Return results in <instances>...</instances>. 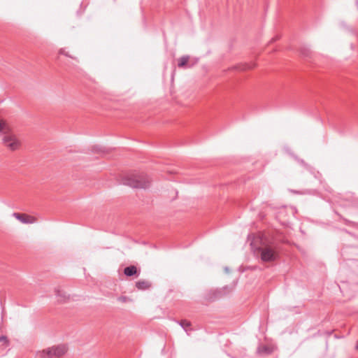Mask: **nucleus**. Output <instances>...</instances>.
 <instances>
[{"instance_id":"11","label":"nucleus","mask_w":358,"mask_h":358,"mask_svg":"<svg viewBox=\"0 0 358 358\" xmlns=\"http://www.w3.org/2000/svg\"><path fill=\"white\" fill-rule=\"evenodd\" d=\"M257 352L259 354L269 355V354L272 353L273 350H272L271 348L264 345L262 347H259L257 350Z\"/></svg>"},{"instance_id":"7","label":"nucleus","mask_w":358,"mask_h":358,"mask_svg":"<svg viewBox=\"0 0 358 358\" xmlns=\"http://www.w3.org/2000/svg\"><path fill=\"white\" fill-rule=\"evenodd\" d=\"M55 293L57 301L59 302H65L69 297L64 291L59 289L55 290Z\"/></svg>"},{"instance_id":"1","label":"nucleus","mask_w":358,"mask_h":358,"mask_svg":"<svg viewBox=\"0 0 358 358\" xmlns=\"http://www.w3.org/2000/svg\"><path fill=\"white\" fill-rule=\"evenodd\" d=\"M252 250L257 257H259L263 262H273L279 258V251L275 244L263 243L259 247H255L251 243Z\"/></svg>"},{"instance_id":"15","label":"nucleus","mask_w":358,"mask_h":358,"mask_svg":"<svg viewBox=\"0 0 358 358\" xmlns=\"http://www.w3.org/2000/svg\"><path fill=\"white\" fill-rule=\"evenodd\" d=\"M59 54H61V55H66V56H67V57H69L73 58L71 56L69 55V54H68L67 52H66V51H65L64 49H61V50H59Z\"/></svg>"},{"instance_id":"10","label":"nucleus","mask_w":358,"mask_h":358,"mask_svg":"<svg viewBox=\"0 0 358 358\" xmlns=\"http://www.w3.org/2000/svg\"><path fill=\"white\" fill-rule=\"evenodd\" d=\"M180 326L189 334L188 331H191V322L186 320H182L178 322Z\"/></svg>"},{"instance_id":"14","label":"nucleus","mask_w":358,"mask_h":358,"mask_svg":"<svg viewBox=\"0 0 358 358\" xmlns=\"http://www.w3.org/2000/svg\"><path fill=\"white\" fill-rule=\"evenodd\" d=\"M1 342H4L6 343V345H8V341L7 339V337L5 336H0V343Z\"/></svg>"},{"instance_id":"3","label":"nucleus","mask_w":358,"mask_h":358,"mask_svg":"<svg viewBox=\"0 0 358 358\" xmlns=\"http://www.w3.org/2000/svg\"><path fill=\"white\" fill-rule=\"evenodd\" d=\"M122 183L133 188L145 189L150 186V180L145 174H130L123 178Z\"/></svg>"},{"instance_id":"17","label":"nucleus","mask_w":358,"mask_h":358,"mask_svg":"<svg viewBox=\"0 0 358 358\" xmlns=\"http://www.w3.org/2000/svg\"><path fill=\"white\" fill-rule=\"evenodd\" d=\"M356 349L358 350V341H357V343L356 345Z\"/></svg>"},{"instance_id":"6","label":"nucleus","mask_w":358,"mask_h":358,"mask_svg":"<svg viewBox=\"0 0 358 358\" xmlns=\"http://www.w3.org/2000/svg\"><path fill=\"white\" fill-rule=\"evenodd\" d=\"M189 56L184 55L178 59V66L179 68L191 67L193 64L189 65Z\"/></svg>"},{"instance_id":"18","label":"nucleus","mask_w":358,"mask_h":358,"mask_svg":"<svg viewBox=\"0 0 358 358\" xmlns=\"http://www.w3.org/2000/svg\"><path fill=\"white\" fill-rule=\"evenodd\" d=\"M275 40H277V38H273L272 39V41H275Z\"/></svg>"},{"instance_id":"2","label":"nucleus","mask_w":358,"mask_h":358,"mask_svg":"<svg viewBox=\"0 0 358 358\" xmlns=\"http://www.w3.org/2000/svg\"><path fill=\"white\" fill-rule=\"evenodd\" d=\"M0 133H3V145L10 150L15 151L20 149L21 146L20 141L15 135L10 132V128L7 124L0 120Z\"/></svg>"},{"instance_id":"8","label":"nucleus","mask_w":358,"mask_h":358,"mask_svg":"<svg viewBox=\"0 0 358 358\" xmlns=\"http://www.w3.org/2000/svg\"><path fill=\"white\" fill-rule=\"evenodd\" d=\"M151 286V284L150 282L147 281V280H138L136 282V287L138 289H141V290H145V289H148Z\"/></svg>"},{"instance_id":"16","label":"nucleus","mask_w":358,"mask_h":358,"mask_svg":"<svg viewBox=\"0 0 358 358\" xmlns=\"http://www.w3.org/2000/svg\"><path fill=\"white\" fill-rule=\"evenodd\" d=\"M308 50H301V54L304 56V57H307L308 55Z\"/></svg>"},{"instance_id":"12","label":"nucleus","mask_w":358,"mask_h":358,"mask_svg":"<svg viewBox=\"0 0 358 358\" xmlns=\"http://www.w3.org/2000/svg\"><path fill=\"white\" fill-rule=\"evenodd\" d=\"M118 301L120 302H122V303H126V302L130 301V299L127 296H121L118 298Z\"/></svg>"},{"instance_id":"19","label":"nucleus","mask_w":358,"mask_h":358,"mask_svg":"<svg viewBox=\"0 0 358 358\" xmlns=\"http://www.w3.org/2000/svg\"><path fill=\"white\" fill-rule=\"evenodd\" d=\"M357 6H358V0H357Z\"/></svg>"},{"instance_id":"9","label":"nucleus","mask_w":358,"mask_h":358,"mask_svg":"<svg viewBox=\"0 0 358 358\" xmlns=\"http://www.w3.org/2000/svg\"><path fill=\"white\" fill-rule=\"evenodd\" d=\"M137 273V268L135 266H129L124 269V273L127 276H132Z\"/></svg>"},{"instance_id":"4","label":"nucleus","mask_w":358,"mask_h":358,"mask_svg":"<svg viewBox=\"0 0 358 358\" xmlns=\"http://www.w3.org/2000/svg\"><path fill=\"white\" fill-rule=\"evenodd\" d=\"M66 350L67 348L64 345L53 346L37 352L36 358H59L66 353Z\"/></svg>"},{"instance_id":"13","label":"nucleus","mask_w":358,"mask_h":358,"mask_svg":"<svg viewBox=\"0 0 358 358\" xmlns=\"http://www.w3.org/2000/svg\"><path fill=\"white\" fill-rule=\"evenodd\" d=\"M254 67H255V64H244L243 67L241 69L245 71V70L252 69Z\"/></svg>"},{"instance_id":"5","label":"nucleus","mask_w":358,"mask_h":358,"mask_svg":"<svg viewBox=\"0 0 358 358\" xmlns=\"http://www.w3.org/2000/svg\"><path fill=\"white\" fill-rule=\"evenodd\" d=\"M13 215L23 224H32L36 222V219L34 217L26 214L14 213Z\"/></svg>"}]
</instances>
